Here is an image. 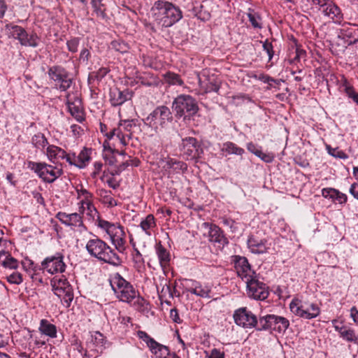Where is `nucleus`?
I'll list each match as a JSON object with an SVG mask.
<instances>
[{
	"instance_id": "obj_31",
	"label": "nucleus",
	"mask_w": 358,
	"mask_h": 358,
	"mask_svg": "<svg viewBox=\"0 0 358 358\" xmlns=\"http://www.w3.org/2000/svg\"><path fill=\"white\" fill-rule=\"evenodd\" d=\"M220 150L222 153L225 152L227 155H235L238 156H242L245 153L243 148L238 147L236 144L231 141L224 143Z\"/></svg>"
},
{
	"instance_id": "obj_58",
	"label": "nucleus",
	"mask_w": 358,
	"mask_h": 358,
	"mask_svg": "<svg viewBox=\"0 0 358 358\" xmlns=\"http://www.w3.org/2000/svg\"><path fill=\"white\" fill-rule=\"evenodd\" d=\"M255 78H257L258 80L262 81L264 83H270L271 82H273V83L277 82L276 80H275L274 78H273L270 77L269 76L264 74V73H261L258 76H256Z\"/></svg>"
},
{
	"instance_id": "obj_53",
	"label": "nucleus",
	"mask_w": 358,
	"mask_h": 358,
	"mask_svg": "<svg viewBox=\"0 0 358 358\" xmlns=\"http://www.w3.org/2000/svg\"><path fill=\"white\" fill-rule=\"evenodd\" d=\"M341 87L343 88L345 94H347L348 92L352 90L354 87L349 83L347 78L344 76H342L341 80Z\"/></svg>"
},
{
	"instance_id": "obj_30",
	"label": "nucleus",
	"mask_w": 358,
	"mask_h": 358,
	"mask_svg": "<svg viewBox=\"0 0 358 358\" xmlns=\"http://www.w3.org/2000/svg\"><path fill=\"white\" fill-rule=\"evenodd\" d=\"M69 111L77 120L81 121L83 120L82 111L80 109V100L79 99H76L74 101H71L69 100V95H67V102H66Z\"/></svg>"
},
{
	"instance_id": "obj_32",
	"label": "nucleus",
	"mask_w": 358,
	"mask_h": 358,
	"mask_svg": "<svg viewBox=\"0 0 358 358\" xmlns=\"http://www.w3.org/2000/svg\"><path fill=\"white\" fill-rule=\"evenodd\" d=\"M40 331L50 338L57 337V327L55 324L50 323L47 320H41L39 327Z\"/></svg>"
},
{
	"instance_id": "obj_60",
	"label": "nucleus",
	"mask_w": 358,
	"mask_h": 358,
	"mask_svg": "<svg viewBox=\"0 0 358 358\" xmlns=\"http://www.w3.org/2000/svg\"><path fill=\"white\" fill-rule=\"evenodd\" d=\"M170 317L176 323L180 324V323L182 322V320H181V319L179 317L178 310L176 308H172L171 310V311H170Z\"/></svg>"
},
{
	"instance_id": "obj_20",
	"label": "nucleus",
	"mask_w": 358,
	"mask_h": 358,
	"mask_svg": "<svg viewBox=\"0 0 358 358\" xmlns=\"http://www.w3.org/2000/svg\"><path fill=\"white\" fill-rule=\"evenodd\" d=\"M236 272L245 282L248 279V277L256 276L255 272L251 270L250 265L245 257H239L236 262Z\"/></svg>"
},
{
	"instance_id": "obj_44",
	"label": "nucleus",
	"mask_w": 358,
	"mask_h": 358,
	"mask_svg": "<svg viewBox=\"0 0 358 358\" xmlns=\"http://www.w3.org/2000/svg\"><path fill=\"white\" fill-rule=\"evenodd\" d=\"M1 265L4 268L15 269L18 266V262L16 259L13 257L10 254H8L7 256L2 260Z\"/></svg>"
},
{
	"instance_id": "obj_45",
	"label": "nucleus",
	"mask_w": 358,
	"mask_h": 358,
	"mask_svg": "<svg viewBox=\"0 0 358 358\" xmlns=\"http://www.w3.org/2000/svg\"><path fill=\"white\" fill-rule=\"evenodd\" d=\"M278 324L275 326V331L279 333L285 332L289 326V320L285 317L278 316L277 317Z\"/></svg>"
},
{
	"instance_id": "obj_64",
	"label": "nucleus",
	"mask_w": 358,
	"mask_h": 358,
	"mask_svg": "<svg viewBox=\"0 0 358 358\" xmlns=\"http://www.w3.org/2000/svg\"><path fill=\"white\" fill-rule=\"evenodd\" d=\"M349 192L355 199L358 200V183L354 182L352 184L349 189Z\"/></svg>"
},
{
	"instance_id": "obj_50",
	"label": "nucleus",
	"mask_w": 358,
	"mask_h": 358,
	"mask_svg": "<svg viewBox=\"0 0 358 358\" xmlns=\"http://www.w3.org/2000/svg\"><path fill=\"white\" fill-rule=\"evenodd\" d=\"M7 280L11 284L19 285L22 282V277L20 273H13L7 276Z\"/></svg>"
},
{
	"instance_id": "obj_21",
	"label": "nucleus",
	"mask_w": 358,
	"mask_h": 358,
	"mask_svg": "<svg viewBox=\"0 0 358 358\" xmlns=\"http://www.w3.org/2000/svg\"><path fill=\"white\" fill-rule=\"evenodd\" d=\"M322 13L336 23H340L343 18L341 10L331 0L327 3L324 9H322Z\"/></svg>"
},
{
	"instance_id": "obj_63",
	"label": "nucleus",
	"mask_w": 358,
	"mask_h": 358,
	"mask_svg": "<svg viewBox=\"0 0 358 358\" xmlns=\"http://www.w3.org/2000/svg\"><path fill=\"white\" fill-rule=\"evenodd\" d=\"M346 96L352 99L355 103L358 106V93L355 91V88L345 94Z\"/></svg>"
},
{
	"instance_id": "obj_49",
	"label": "nucleus",
	"mask_w": 358,
	"mask_h": 358,
	"mask_svg": "<svg viewBox=\"0 0 358 358\" xmlns=\"http://www.w3.org/2000/svg\"><path fill=\"white\" fill-rule=\"evenodd\" d=\"M263 50L267 53L268 57V60L271 61L273 57L274 51H273V46L272 43L266 40L263 43Z\"/></svg>"
},
{
	"instance_id": "obj_18",
	"label": "nucleus",
	"mask_w": 358,
	"mask_h": 358,
	"mask_svg": "<svg viewBox=\"0 0 358 358\" xmlns=\"http://www.w3.org/2000/svg\"><path fill=\"white\" fill-rule=\"evenodd\" d=\"M247 243L248 248L255 254H264L269 249L266 239L260 238L256 235L249 236Z\"/></svg>"
},
{
	"instance_id": "obj_6",
	"label": "nucleus",
	"mask_w": 358,
	"mask_h": 358,
	"mask_svg": "<svg viewBox=\"0 0 358 358\" xmlns=\"http://www.w3.org/2000/svg\"><path fill=\"white\" fill-rule=\"evenodd\" d=\"M110 285L117 298L122 301L129 303L136 296L134 287L117 273L111 277Z\"/></svg>"
},
{
	"instance_id": "obj_19",
	"label": "nucleus",
	"mask_w": 358,
	"mask_h": 358,
	"mask_svg": "<svg viewBox=\"0 0 358 358\" xmlns=\"http://www.w3.org/2000/svg\"><path fill=\"white\" fill-rule=\"evenodd\" d=\"M56 218L66 226L72 227L84 226L82 217L78 213L67 214L64 212H59L56 215Z\"/></svg>"
},
{
	"instance_id": "obj_2",
	"label": "nucleus",
	"mask_w": 358,
	"mask_h": 358,
	"mask_svg": "<svg viewBox=\"0 0 358 358\" xmlns=\"http://www.w3.org/2000/svg\"><path fill=\"white\" fill-rule=\"evenodd\" d=\"M162 26L170 27L182 17V12L179 7L167 1L159 0L155 2L152 8Z\"/></svg>"
},
{
	"instance_id": "obj_24",
	"label": "nucleus",
	"mask_w": 358,
	"mask_h": 358,
	"mask_svg": "<svg viewBox=\"0 0 358 358\" xmlns=\"http://www.w3.org/2000/svg\"><path fill=\"white\" fill-rule=\"evenodd\" d=\"M139 227L147 236H152L155 229L157 228L155 217L152 214L148 215L145 218L142 219Z\"/></svg>"
},
{
	"instance_id": "obj_51",
	"label": "nucleus",
	"mask_w": 358,
	"mask_h": 358,
	"mask_svg": "<svg viewBox=\"0 0 358 358\" xmlns=\"http://www.w3.org/2000/svg\"><path fill=\"white\" fill-rule=\"evenodd\" d=\"M80 40L78 38H73L67 41L68 50L71 52H76L79 45Z\"/></svg>"
},
{
	"instance_id": "obj_27",
	"label": "nucleus",
	"mask_w": 358,
	"mask_h": 358,
	"mask_svg": "<svg viewBox=\"0 0 358 358\" xmlns=\"http://www.w3.org/2000/svg\"><path fill=\"white\" fill-rule=\"evenodd\" d=\"M277 317L278 316L275 315H267L261 317L259 320V327L257 329L259 331L267 329L275 330V326L278 324Z\"/></svg>"
},
{
	"instance_id": "obj_61",
	"label": "nucleus",
	"mask_w": 358,
	"mask_h": 358,
	"mask_svg": "<svg viewBox=\"0 0 358 358\" xmlns=\"http://www.w3.org/2000/svg\"><path fill=\"white\" fill-rule=\"evenodd\" d=\"M346 96L352 99L355 103L358 106V93L355 91V88L345 94Z\"/></svg>"
},
{
	"instance_id": "obj_57",
	"label": "nucleus",
	"mask_w": 358,
	"mask_h": 358,
	"mask_svg": "<svg viewBox=\"0 0 358 358\" xmlns=\"http://www.w3.org/2000/svg\"><path fill=\"white\" fill-rule=\"evenodd\" d=\"M246 148L249 152L253 153L257 157L261 152V150L259 149L257 145H255L252 142L248 143L246 145Z\"/></svg>"
},
{
	"instance_id": "obj_12",
	"label": "nucleus",
	"mask_w": 358,
	"mask_h": 358,
	"mask_svg": "<svg viewBox=\"0 0 358 358\" xmlns=\"http://www.w3.org/2000/svg\"><path fill=\"white\" fill-rule=\"evenodd\" d=\"M48 76L52 80L56 85H59L61 91L67 90L72 84V79L69 73L62 66H51L48 71Z\"/></svg>"
},
{
	"instance_id": "obj_9",
	"label": "nucleus",
	"mask_w": 358,
	"mask_h": 358,
	"mask_svg": "<svg viewBox=\"0 0 358 358\" xmlns=\"http://www.w3.org/2000/svg\"><path fill=\"white\" fill-rule=\"evenodd\" d=\"M6 31L9 38L17 39L22 45L36 48L39 43V38L36 34L29 35L22 27L13 24H6Z\"/></svg>"
},
{
	"instance_id": "obj_28",
	"label": "nucleus",
	"mask_w": 358,
	"mask_h": 358,
	"mask_svg": "<svg viewBox=\"0 0 358 358\" xmlns=\"http://www.w3.org/2000/svg\"><path fill=\"white\" fill-rule=\"evenodd\" d=\"M322 194L324 197L332 199L341 204L346 203L348 199L345 194L333 188H324L322 190Z\"/></svg>"
},
{
	"instance_id": "obj_23",
	"label": "nucleus",
	"mask_w": 358,
	"mask_h": 358,
	"mask_svg": "<svg viewBox=\"0 0 358 358\" xmlns=\"http://www.w3.org/2000/svg\"><path fill=\"white\" fill-rule=\"evenodd\" d=\"M191 283L189 287L186 288L187 292H190L203 298H209L210 289L207 286H202L199 282L194 280H189Z\"/></svg>"
},
{
	"instance_id": "obj_25",
	"label": "nucleus",
	"mask_w": 358,
	"mask_h": 358,
	"mask_svg": "<svg viewBox=\"0 0 358 358\" xmlns=\"http://www.w3.org/2000/svg\"><path fill=\"white\" fill-rule=\"evenodd\" d=\"M129 92L120 91L115 88L110 92V101L112 106H117L123 104L128 99Z\"/></svg>"
},
{
	"instance_id": "obj_14",
	"label": "nucleus",
	"mask_w": 358,
	"mask_h": 358,
	"mask_svg": "<svg viewBox=\"0 0 358 358\" xmlns=\"http://www.w3.org/2000/svg\"><path fill=\"white\" fill-rule=\"evenodd\" d=\"M64 257L60 253H56L55 255L47 257L41 262L40 270L47 271L50 274L55 273H63L66 268V264L64 262Z\"/></svg>"
},
{
	"instance_id": "obj_47",
	"label": "nucleus",
	"mask_w": 358,
	"mask_h": 358,
	"mask_svg": "<svg viewBox=\"0 0 358 358\" xmlns=\"http://www.w3.org/2000/svg\"><path fill=\"white\" fill-rule=\"evenodd\" d=\"M76 192L78 194V199L83 198L80 201H83V202H86L89 200H92L93 195L91 192H90L86 189L83 188V187L81 185L80 188H76Z\"/></svg>"
},
{
	"instance_id": "obj_3",
	"label": "nucleus",
	"mask_w": 358,
	"mask_h": 358,
	"mask_svg": "<svg viewBox=\"0 0 358 358\" xmlns=\"http://www.w3.org/2000/svg\"><path fill=\"white\" fill-rule=\"evenodd\" d=\"M97 226L104 230L110 236L116 250L123 253L126 249V234L124 227L119 223H112L103 219H99Z\"/></svg>"
},
{
	"instance_id": "obj_26",
	"label": "nucleus",
	"mask_w": 358,
	"mask_h": 358,
	"mask_svg": "<svg viewBox=\"0 0 358 358\" xmlns=\"http://www.w3.org/2000/svg\"><path fill=\"white\" fill-rule=\"evenodd\" d=\"M163 168L166 170H169L171 173H179L180 171H186L187 166L183 162L178 161L173 158H168L164 161Z\"/></svg>"
},
{
	"instance_id": "obj_52",
	"label": "nucleus",
	"mask_w": 358,
	"mask_h": 358,
	"mask_svg": "<svg viewBox=\"0 0 358 358\" xmlns=\"http://www.w3.org/2000/svg\"><path fill=\"white\" fill-rule=\"evenodd\" d=\"M86 204V210L87 214L91 217H94L96 214H97V210L95 208L94 206L92 203V199L89 200L86 202H83V204Z\"/></svg>"
},
{
	"instance_id": "obj_43",
	"label": "nucleus",
	"mask_w": 358,
	"mask_h": 358,
	"mask_svg": "<svg viewBox=\"0 0 358 358\" xmlns=\"http://www.w3.org/2000/svg\"><path fill=\"white\" fill-rule=\"evenodd\" d=\"M137 336L139 339L143 341L147 346L150 348H153L155 345H157V341L151 338L145 331H138L136 333Z\"/></svg>"
},
{
	"instance_id": "obj_54",
	"label": "nucleus",
	"mask_w": 358,
	"mask_h": 358,
	"mask_svg": "<svg viewBox=\"0 0 358 358\" xmlns=\"http://www.w3.org/2000/svg\"><path fill=\"white\" fill-rule=\"evenodd\" d=\"M129 166L128 162H122L119 166H116L115 169L111 172L112 176L120 175L127 166Z\"/></svg>"
},
{
	"instance_id": "obj_42",
	"label": "nucleus",
	"mask_w": 358,
	"mask_h": 358,
	"mask_svg": "<svg viewBox=\"0 0 358 358\" xmlns=\"http://www.w3.org/2000/svg\"><path fill=\"white\" fill-rule=\"evenodd\" d=\"M92 342L95 347L98 348L95 349L97 352L102 350L104 346L106 340L104 336L99 331H96L92 335Z\"/></svg>"
},
{
	"instance_id": "obj_4",
	"label": "nucleus",
	"mask_w": 358,
	"mask_h": 358,
	"mask_svg": "<svg viewBox=\"0 0 358 358\" xmlns=\"http://www.w3.org/2000/svg\"><path fill=\"white\" fill-rule=\"evenodd\" d=\"M172 120L173 115L170 109L166 106H160L143 119V122L153 131L157 133Z\"/></svg>"
},
{
	"instance_id": "obj_59",
	"label": "nucleus",
	"mask_w": 358,
	"mask_h": 358,
	"mask_svg": "<svg viewBox=\"0 0 358 358\" xmlns=\"http://www.w3.org/2000/svg\"><path fill=\"white\" fill-rule=\"evenodd\" d=\"M208 358H224V352H221L220 350L217 348H213L210 355L208 356Z\"/></svg>"
},
{
	"instance_id": "obj_11",
	"label": "nucleus",
	"mask_w": 358,
	"mask_h": 358,
	"mask_svg": "<svg viewBox=\"0 0 358 358\" xmlns=\"http://www.w3.org/2000/svg\"><path fill=\"white\" fill-rule=\"evenodd\" d=\"M248 278L245 282L248 296L255 300H265L269 294L268 286L257 275Z\"/></svg>"
},
{
	"instance_id": "obj_29",
	"label": "nucleus",
	"mask_w": 358,
	"mask_h": 358,
	"mask_svg": "<svg viewBox=\"0 0 358 358\" xmlns=\"http://www.w3.org/2000/svg\"><path fill=\"white\" fill-rule=\"evenodd\" d=\"M155 250L161 266H167L171 260L169 252L161 244L160 242L156 244Z\"/></svg>"
},
{
	"instance_id": "obj_13",
	"label": "nucleus",
	"mask_w": 358,
	"mask_h": 358,
	"mask_svg": "<svg viewBox=\"0 0 358 358\" xmlns=\"http://www.w3.org/2000/svg\"><path fill=\"white\" fill-rule=\"evenodd\" d=\"M233 317L236 324L243 328H253L258 324L255 315L246 307L240 308L234 313Z\"/></svg>"
},
{
	"instance_id": "obj_38",
	"label": "nucleus",
	"mask_w": 358,
	"mask_h": 358,
	"mask_svg": "<svg viewBox=\"0 0 358 358\" xmlns=\"http://www.w3.org/2000/svg\"><path fill=\"white\" fill-rule=\"evenodd\" d=\"M348 25L349 26L343 27L340 29L338 35L339 38L344 39L345 38H350L358 36V29L355 28L356 25H353V27H352L350 24H348Z\"/></svg>"
},
{
	"instance_id": "obj_10",
	"label": "nucleus",
	"mask_w": 358,
	"mask_h": 358,
	"mask_svg": "<svg viewBox=\"0 0 358 358\" xmlns=\"http://www.w3.org/2000/svg\"><path fill=\"white\" fill-rule=\"evenodd\" d=\"M292 313L306 319H313L320 315V309L315 303L294 299L289 304Z\"/></svg>"
},
{
	"instance_id": "obj_62",
	"label": "nucleus",
	"mask_w": 358,
	"mask_h": 358,
	"mask_svg": "<svg viewBox=\"0 0 358 358\" xmlns=\"http://www.w3.org/2000/svg\"><path fill=\"white\" fill-rule=\"evenodd\" d=\"M346 96L352 99L355 103L358 106V93L355 91V88L345 94Z\"/></svg>"
},
{
	"instance_id": "obj_37",
	"label": "nucleus",
	"mask_w": 358,
	"mask_h": 358,
	"mask_svg": "<svg viewBox=\"0 0 358 358\" xmlns=\"http://www.w3.org/2000/svg\"><path fill=\"white\" fill-rule=\"evenodd\" d=\"M340 337L348 342L358 344V336L356 334L354 329L347 326L345 327Z\"/></svg>"
},
{
	"instance_id": "obj_35",
	"label": "nucleus",
	"mask_w": 358,
	"mask_h": 358,
	"mask_svg": "<svg viewBox=\"0 0 358 358\" xmlns=\"http://www.w3.org/2000/svg\"><path fill=\"white\" fill-rule=\"evenodd\" d=\"M163 78L165 83L171 85L181 86L184 83L180 76L178 74L173 72H166V73L163 74Z\"/></svg>"
},
{
	"instance_id": "obj_7",
	"label": "nucleus",
	"mask_w": 358,
	"mask_h": 358,
	"mask_svg": "<svg viewBox=\"0 0 358 358\" xmlns=\"http://www.w3.org/2000/svg\"><path fill=\"white\" fill-rule=\"evenodd\" d=\"M172 108L176 113V116L178 117H192L199 111L196 101L192 96L187 94H180L175 98Z\"/></svg>"
},
{
	"instance_id": "obj_34",
	"label": "nucleus",
	"mask_w": 358,
	"mask_h": 358,
	"mask_svg": "<svg viewBox=\"0 0 358 358\" xmlns=\"http://www.w3.org/2000/svg\"><path fill=\"white\" fill-rule=\"evenodd\" d=\"M155 355L156 358H170L171 354L168 347L157 343L153 348L150 349Z\"/></svg>"
},
{
	"instance_id": "obj_39",
	"label": "nucleus",
	"mask_w": 358,
	"mask_h": 358,
	"mask_svg": "<svg viewBox=\"0 0 358 358\" xmlns=\"http://www.w3.org/2000/svg\"><path fill=\"white\" fill-rule=\"evenodd\" d=\"M31 143L38 149L43 150L48 145V139L42 133H38L33 136Z\"/></svg>"
},
{
	"instance_id": "obj_16",
	"label": "nucleus",
	"mask_w": 358,
	"mask_h": 358,
	"mask_svg": "<svg viewBox=\"0 0 358 358\" xmlns=\"http://www.w3.org/2000/svg\"><path fill=\"white\" fill-rule=\"evenodd\" d=\"M180 150L183 155H187L192 159L199 158L202 153V149L194 137H186L182 139L180 144Z\"/></svg>"
},
{
	"instance_id": "obj_55",
	"label": "nucleus",
	"mask_w": 358,
	"mask_h": 358,
	"mask_svg": "<svg viewBox=\"0 0 358 358\" xmlns=\"http://www.w3.org/2000/svg\"><path fill=\"white\" fill-rule=\"evenodd\" d=\"M108 72L109 70L107 68L102 67L100 68L97 71L94 72V74L97 80H101L107 75Z\"/></svg>"
},
{
	"instance_id": "obj_41",
	"label": "nucleus",
	"mask_w": 358,
	"mask_h": 358,
	"mask_svg": "<svg viewBox=\"0 0 358 358\" xmlns=\"http://www.w3.org/2000/svg\"><path fill=\"white\" fill-rule=\"evenodd\" d=\"M90 3L96 15L104 19L106 17V14L105 13L106 8L104 4L102 3V0H91Z\"/></svg>"
},
{
	"instance_id": "obj_46",
	"label": "nucleus",
	"mask_w": 358,
	"mask_h": 358,
	"mask_svg": "<svg viewBox=\"0 0 358 358\" xmlns=\"http://www.w3.org/2000/svg\"><path fill=\"white\" fill-rule=\"evenodd\" d=\"M326 148L328 151V153L336 158L343 159L348 158V155L345 154V152L340 150L338 148H333L330 145H327Z\"/></svg>"
},
{
	"instance_id": "obj_5",
	"label": "nucleus",
	"mask_w": 358,
	"mask_h": 358,
	"mask_svg": "<svg viewBox=\"0 0 358 358\" xmlns=\"http://www.w3.org/2000/svg\"><path fill=\"white\" fill-rule=\"evenodd\" d=\"M28 168L47 183L54 182L63 174L61 166H52L45 162H29Z\"/></svg>"
},
{
	"instance_id": "obj_33",
	"label": "nucleus",
	"mask_w": 358,
	"mask_h": 358,
	"mask_svg": "<svg viewBox=\"0 0 358 358\" xmlns=\"http://www.w3.org/2000/svg\"><path fill=\"white\" fill-rule=\"evenodd\" d=\"M248 20L254 29H262L263 27L261 15L252 8L248 9L247 13Z\"/></svg>"
},
{
	"instance_id": "obj_8",
	"label": "nucleus",
	"mask_w": 358,
	"mask_h": 358,
	"mask_svg": "<svg viewBox=\"0 0 358 358\" xmlns=\"http://www.w3.org/2000/svg\"><path fill=\"white\" fill-rule=\"evenodd\" d=\"M52 290L66 307H69L73 299V289L67 279L62 275L61 277L55 276L50 282Z\"/></svg>"
},
{
	"instance_id": "obj_15",
	"label": "nucleus",
	"mask_w": 358,
	"mask_h": 358,
	"mask_svg": "<svg viewBox=\"0 0 358 358\" xmlns=\"http://www.w3.org/2000/svg\"><path fill=\"white\" fill-rule=\"evenodd\" d=\"M201 227L208 231V238L210 242L217 243L219 246L222 247L229 243L227 238L218 226L209 222H203L201 224Z\"/></svg>"
},
{
	"instance_id": "obj_1",
	"label": "nucleus",
	"mask_w": 358,
	"mask_h": 358,
	"mask_svg": "<svg viewBox=\"0 0 358 358\" xmlns=\"http://www.w3.org/2000/svg\"><path fill=\"white\" fill-rule=\"evenodd\" d=\"M91 235L85 245L88 254L101 262L115 266L121 265L122 261L119 255L105 241L94 234Z\"/></svg>"
},
{
	"instance_id": "obj_48",
	"label": "nucleus",
	"mask_w": 358,
	"mask_h": 358,
	"mask_svg": "<svg viewBox=\"0 0 358 358\" xmlns=\"http://www.w3.org/2000/svg\"><path fill=\"white\" fill-rule=\"evenodd\" d=\"M119 124L122 127L124 131L127 134H131L132 132L133 128L136 125L134 120H121Z\"/></svg>"
},
{
	"instance_id": "obj_22",
	"label": "nucleus",
	"mask_w": 358,
	"mask_h": 358,
	"mask_svg": "<svg viewBox=\"0 0 358 358\" xmlns=\"http://www.w3.org/2000/svg\"><path fill=\"white\" fill-rule=\"evenodd\" d=\"M91 150H88L87 148H83L79 155L76 156L75 153L71 154V163L69 164L74 165L78 168H84L86 166V164L90 159Z\"/></svg>"
},
{
	"instance_id": "obj_40",
	"label": "nucleus",
	"mask_w": 358,
	"mask_h": 358,
	"mask_svg": "<svg viewBox=\"0 0 358 358\" xmlns=\"http://www.w3.org/2000/svg\"><path fill=\"white\" fill-rule=\"evenodd\" d=\"M113 134L120 141V143L123 145H126L128 143V139L131 138V134H127L124 131L120 124H118L117 128L113 129Z\"/></svg>"
},
{
	"instance_id": "obj_36",
	"label": "nucleus",
	"mask_w": 358,
	"mask_h": 358,
	"mask_svg": "<svg viewBox=\"0 0 358 358\" xmlns=\"http://www.w3.org/2000/svg\"><path fill=\"white\" fill-rule=\"evenodd\" d=\"M99 196L101 197L103 203L108 207H114L117 205V201L111 196V192L101 189L99 192Z\"/></svg>"
},
{
	"instance_id": "obj_56",
	"label": "nucleus",
	"mask_w": 358,
	"mask_h": 358,
	"mask_svg": "<svg viewBox=\"0 0 358 358\" xmlns=\"http://www.w3.org/2000/svg\"><path fill=\"white\" fill-rule=\"evenodd\" d=\"M257 157L260 158L262 161L266 163L272 162L274 159V156L272 154L264 153L262 150L257 155Z\"/></svg>"
},
{
	"instance_id": "obj_17",
	"label": "nucleus",
	"mask_w": 358,
	"mask_h": 358,
	"mask_svg": "<svg viewBox=\"0 0 358 358\" xmlns=\"http://www.w3.org/2000/svg\"><path fill=\"white\" fill-rule=\"evenodd\" d=\"M46 155L49 161L53 164H57L59 159H66L69 164L71 163V154H67L64 150L54 145L48 146Z\"/></svg>"
}]
</instances>
